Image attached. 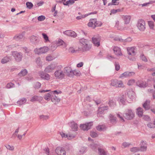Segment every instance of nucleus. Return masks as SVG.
<instances>
[{
  "instance_id": "nucleus-37",
  "label": "nucleus",
  "mask_w": 155,
  "mask_h": 155,
  "mask_svg": "<svg viewBox=\"0 0 155 155\" xmlns=\"http://www.w3.org/2000/svg\"><path fill=\"white\" fill-rule=\"evenodd\" d=\"M119 0H112V2L108 4V5H118L119 4V2H118Z\"/></svg>"
},
{
  "instance_id": "nucleus-34",
  "label": "nucleus",
  "mask_w": 155,
  "mask_h": 155,
  "mask_svg": "<svg viewBox=\"0 0 155 155\" xmlns=\"http://www.w3.org/2000/svg\"><path fill=\"white\" fill-rule=\"evenodd\" d=\"M38 37L35 36H31L30 38V41L32 43L35 44L38 41Z\"/></svg>"
},
{
  "instance_id": "nucleus-47",
  "label": "nucleus",
  "mask_w": 155,
  "mask_h": 155,
  "mask_svg": "<svg viewBox=\"0 0 155 155\" xmlns=\"http://www.w3.org/2000/svg\"><path fill=\"white\" fill-rule=\"evenodd\" d=\"M86 148L85 147H81L79 150V152L80 154H83L86 152Z\"/></svg>"
},
{
  "instance_id": "nucleus-3",
  "label": "nucleus",
  "mask_w": 155,
  "mask_h": 155,
  "mask_svg": "<svg viewBox=\"0 0 155 155\" xmlns=\"http://www.w3.org/2000/svg\"><path fill=\"white\" fill-rule=\"evenodd\" d=\"M134 113L131 109H127L126 110L125 113L123 115L124 117L128 120L132 119L134 117Z\"/></svg>"
},
{
  "instance_id": "nucleus-29",
  "label": "nucleus",
  "mask_w": 155,
  "mask_h": 155,
  "mask_svg": "<svg viewBox=\"0 0 155 155\" xmlns=\"http://www.w3.org/2000/svg\"><path fill=\"white\" fill-rule=\"evenodd\" d=\"M28 73L27 70L26 69L22 70L18 74V76L21 77L26 75Z\"/></svg>"
},
{
  "instance_id": "nucleus-15",
  "label": "nucleus",
  "mask_w": 155,
  "mask_h": 155,
  "mask_svg": "<svg viewBox=\"0 0 155 155\" xmlns=\"http://www.w3.org/2000/svg\"><path fill=\"white\" fill-rule=\"evenodd\" d=\"M55 151L58 155H66V152L63 148L58 147L55 149Z\"/></svg>"
},
{
  "instance_id": "nucleus-1",
  "label": "nucleus",
  "mask_w": 155,
  "mask_h": 155,
  "mask_svg": "<svg viewBox=\"0 0 155 155\" xmlns=\"http://www.w3.org/2000/svg\"><path fill=\"white\" fill-rule=\"evenodd\" d=\"M89 41L87 39L81 38L80 40V45L81 48H79L80 50H88L91 48L89 44Z\"/></svg>"
},
{
  "instance_id": "nucleus-19",
  "label": "nucleus",
  "mask_w": 155,
  "mask_h": 155,
  "mask_svg": "<svg viewBox=\"0 0 155 155\" xmlns=\"http://www.w3.org/2000/svg\"><path fill=\"white\" fill-rule=\"evenodd\" d=\"M136 85L140 87L145 88L147 86L146 82L142 81H139L136 82Z\"/></svg>"
},
{
  "instance_id": "nucleus-20",
  "label": "nucleus",
  "mask_w": 155,
  "mask_h": 155,
  "mask_svg": "<svg viewBox=\"0 0 155 155\" xmlns=\"http://www.w3.org/2000/svg\"><path fill=\"white\" fill-rule=\"evenodd\" d=\"M96 22V18L91 19L90 20L89 22L87 24L89 27H92L93 28H95V23Z\"/></svg>"
},
{
  "instance_id": "nucleus-44",
  "label": "nucleus",
  "mask_w": 155,
  "mask_h": 155,
  "mask_svg": "<svg viewBox=\"0 0 155 155\" xmlns=\"http://www.w3.org/2000/svg\"><path fill=\"white\" fill-rule=\"evenodd\" d=\"M130 150L132 152H136L140 150V148L139 147H134L131 148Z\"/></svg>"
},
{
  "instance_id": "nucleus-46",
  "label": "nucleus",
  "mask_w": 155,
  "mask_h": 155,
  "mask_svg": "<svg viewBox=\"0 0 155 155\" xmlns=\"http://www.w3.org/2000/svg\"><path fill=\"white\" fill-rule=\"evenodd\" d=\"M130 145L131 144L130 143L125 142L122 143V146L123 147L125 148L129 147Z\"/></svg>"
},
{
  "instance_id": "nucleus-32",
  "label": "nucleus",
  "mask_w": 155,
  "mask_h": 155,
  "mask_svg": "<svg viewBox=\"0 0 155 155\" xmlns=\"http://www.w3.org/2000/svg\"><path fill=\"white\" fill-rule=\"evenodd\" d=\"M147 126L150 128H155V120L153 121L150 122L147 124Z\"/></svg>"
},
{
  "instance_id": "nucleus-50",
  "label": "nucleus",
  "mask_w": 155,
  "mask_h": 155,
  "mask_svg": "<svg viewBox=\"0 0 155 155\" xmlns=\"http://www.w3.org/2000/svg\"><path fill=\"white\" fill-rule=\"evenodd\" d=\"M27 7L29 9H31L33 6V4L31 2H27L26 3Z\"/></svg>"
},
{
  "instance_id": "nucleus-13",
  "label": "nucleus",
  "mask_w": 155,
  "mask_h": 155,
  "mask_svg": "<svg viewBox=\"0 0 155 155\" xmlns=\"http://www.w3.org/2000/svg\"><path fill=\"white\" fill-rule=\"evenodd\" d=\"M135 74L134 72H125L119 76L120 78H126L128 77H131Z\"/></svg>"
},
{
  "instance_id": "nucleus-63",
  "label": "nucleus",
  "mask_w": 155,
  "mask_h": 155,
  "mask_svg": "<svg viewBox=\"0 0 155 155\" xmlns=\"http://www.w3.org/2000/svg\"><path fill=\"white\" fill-rule=\"evenodd\" d=\"M71 32V30H67L63 32V34L68 36H69Z\"/></svg>"
},
{
  "instance_id": "nucleus-31",
  "label": "nucleus",
  "mask_w": 155,
  "mask_h": 155,
  "mask_svg": "<svg viewBox=\"0 0 155 155\" xmlns=\"http://www.w3.org/2000/svg\"><path fill=\"white\" fill-rule=\"evenodd\" d=\"M123 18L124 20L125 23L127 24L129 23L130 21V17L129 15H125L124 16Z\"/></svg>"
},
{
  "instance_id": "nucleus-55",
  "label": "nucleus",
  "mask_w": 155,
  "mask_h": 155,
  "mask_svg": "<svg viewBox=\"0 0 155 155\" xmlns=\"http://www.w3.org/2000/svg\"><path fill=\"white\" fill-rule=\"evenodd\" d=\"M90 135L92 137H95L98 136L97 134L94 132H91Z\"/></svg>"
},
{
  "instance_id": "nucleus-45",
  "label": "nucleus",
  "mask_w": 155,
  "mask_h": 155,
  "mask_svg": "<svg viewBox=\"0 0 155 155\" xmlns=\"http://www.w3.org/2000/svg\"><path fill=\"white\" fill-rule=\"evenodd\" d=\"M155 2V1H150L146 3L143 4H139V6H141V5L142 7L143 6H147L148 5L150 4H152L153 3H154Z\"/></svg>"
},
{
  "instance_id": "nucleus-12",
  "label": "nucleus",
  "mask_w": 155,
  "mask_h": 155,
  "mask_svg": "<svg viewBox=\"0 0 155 155\" xmlns=\"http://www.w3.org/2000/svg\"><path fill=\"white\" fill-rule=\"evenodd\" d=\"M140 145V150L142 152L146 151L147 148L146 142L145 141L141 140Z\"/></svg>"
},
{
  "instance_id": "nucleus-8",
  "label": "nucleus",
  "mask_w": 155,
  "mask_h": 155,
  "mask_svg": "<svg viewBox=\"0 0 155 155\" xmlns=\"http://www.w3.org/2000/svg\"><path fill=\"white\" fill-rule=\"evenodd\" d=\"M54 76L56 78L61 79L64 78L65 75L63 71L59 70L55 72Z\"/></svg>"
},
{
  "instance_id": "nucleus-57",
  "label": "nucleus",
  "mask_w": 155,
  "mask_h": 155,
  "mask_svg": "<svg viewBox=\"0 0 155 155\" xmlns=\"http://www.w3.org/2000/svg\"><path fill=\"white\" fill-rule=\"evenodd\" d=\"M140 58L141 59L145 62L147 61V60L145 56L143 54H142L140 56Z\"/></svg>"
},
{
  "instance_id": "nucleus-30",
  "label": "nucleus",
  "mask_w": 155,
  "mask_h": 155,
  "mask_svg": "<svg viewBox=\"0 0 155 155\" xmlns=\"http://www.w3.org/2000/svg\"><path fill=\"white\" fill-rule=\"evenodd\" d=\"M137 114L138 116L140 117H142L143 114V110L142 108L139 107L137 108Z\"/></svg>"
},
{
  "instance_id": "nucleus-14",
  "label": "nucleus",
  "mask_w": 155,
  "mask_h": 155,
  "mask_svg": "<svg viewBox=\"0 0 155 155\" xmlns=\"http://www.w3.org/2000/svg\"><path fill=\"white\" fill-rule=\"evenodd\" d=\"M108 109L107 106H104L100 107L97 110V116L98 117H100V115L103 114L105 110H107Z\"/></svg>"
},
{
  "instance_id": "nucleus-62",
  "label": "nucleus",
  "mask_w": 155,
  "mask_h": 155,
  "mask_svg": "<svg viewBox=\"0 0 155 155\" xmlns=\"http://www.w3.org/2000/svg\"><path fill=\"white\" fill-rule=\"evenodd\" d=\"M115 69L116 71H118L120 69V65L118 63L115 62Z\"/></svg>"
},
{
  "instance_id": "nucleus-33",
  "label": "nucleus",
  "mask_w": 155,
  "mask_h": 155,
  "mask_svg": "<svg viewBox=\"0 0 155 155\" xmlns=\"http://www.w3.org/2000/svg\"><path fill=\"white\" fill-rule=\"evenodd\" d=\"M26 99L25 98H23L20 100L18 101L17 103L18 104L20 105L24 104L26 101Z\"/></svg>"
},
{
  "instance_id": "nucleus-39",
  "label": "nucleus",
  "mask_w": 155,
  "mask_h": 155,
  "mask_svg": "<svg viewBox=\"0 0 155 155\" xmlns=\"http://www.w3.org/2000/svg\"><path fill=\"white\" fill-rule=\"evenodd\" d=\"M124 8H122L121 9H113L111 11V13L112 14H115L117 12H122L123 11Z\"/></svg>"
},
{
  "instance_id": "nucleus-58",
  "label": "nucleus",
  "mask_w": 155,
  "mask_h": 155,
  "mask_svg": "<svg viewBox=\"0 0 155 155\" xmlns=\"http://www.w3.org/2000/svg\"><path fill=\"white\" fill-rule=\"evenodd\" d=\"M14 85V84L13 83H10L7 84L6 87L8 88H10L13 87Z\"/></svg>"
},
{
  "instance_id": "nucleus-64",
  "label": "nucleus",
  "mask_w": 155,
  "mask_h": 155,
  "mask_svg": "<svg viewBox=\"0 0 155 155\" xmlns=\"http://www.w3.org/2000/svg\"><path fill=\"white\" fill-rule=\"evenodd\" d=\"M36 62L38 65H40L41 64V62L39 58H38L36 59Z\"/></svg>"
},
{
  "instance_id": "nucleus-42",
  "label": "nucleus",
  "mask_w": 155,
  "mask_h": 155,
  "mask_svg": "<svg viewBox=\"0 0 155 155\" xmlns=\"http://www.w3.org/2000/svg\"><path fill=\"white\" fill-rule=\"evenodd\" d=\"M57 45L58 46L63 45V48H65L66 47V45L65 43L61 39L58 40Z\"/></svg>"
},
{
  "instance_id": "nucleus-60",
  "label": "nucleus",
  "mask_w": 155,
  "mask_h": 155,
  "mask_svg": "<svg viewBox=\"0 0 155 155\" xmlns=\"http://www.w3.org/2000/svg\"><path fill=\"white\" fill-rule=\"evenodd\" d=\"M45 16L41 15L38 17V21H41L44 20L45 19Z\"/></svg>"
},
{
  "instance_id": "nucleus-61",
  "label": "nucleus",
  "mask_w": 155,
  "mask_h": 155,
  "mask_svg": "<svg viewBox=\"0 0 155 155\" xmlns=\"http://www.w3.org/2000/svg\"><path fill=\"white\" fill-rule=\"evenodd\" d=\"M148 91L153 93V99H155V92H154V90L153 89H150L148 90Z\"/></svg>"
},
{
  "instance_id": "nucleus-40",
  "label": "nucleus",
  "mask_w": 155,
  "mask_h": 155,
  "mask_svg": "<svg viewBox=\"0 0 155 155\" xmlns=\"http://www.w3.org/2000/svg\"><path fill=\"white\" fill-rule=\"evenodd\" d=\"M97 129L99 131H103L105 129V127L103 125H98L97 127Z\"/></svg>"
},
{
  "instance_id": "nucleus-21",
  "label": "nucleus",
  "mask_w": 155,
  "mask_h": 155,
  "mask_svg": "<svg viewBox=\"0 0 155 155\" xmlns=\"http://www.w3.org/2000/svg\"><path fill=\"white\" fill-rule=\"evenodd\" d=\"M127 96L131 100L134 99L135 98V94L132 90H130L127 92Z\"/></svg>"
},
{
  "instance_id": "nucleus-49",
  "label": "nucleus",
  "mask_w": 155,
  "mask_h": 155,
  "mask_svg": "<svg viewBox=\"0 0 155 155\" xmlns=\"http://www.w3.org/2000/svg\"><path fill=\"white\" fill-rule=\"evenodd\" d=\"M41 86V84L39 82H36L34 86V87L35 89H38Z\"/></svg>"
},
{
  "instance_id": "nucleus-38",
  "label": "nucleus",
  "mask_w": 155,
  "mask_h": 155,
  "mask_svg": "<svg viewBox=\"0 0 155 155\" xmlns=\"http://www.w3.org/2000/svg\"><path fill=\"white\" fill-rule=\"evenodd\" d=\"M75 2L74 0H69L67 1L64 4V5L69 6L70 5L73 4Z\"/></svg>"
},
{
  "instance_id": "nucleus-18",
  "label": "nucleus",
  "mask_w": 155,
  "mask_h": 155,
  "mask_svg": "<svg viewBox=\"0 0 155 155\" xmlns=\"http://www.w3.org/2000/svg\"><path fill=\"white\" fill-rule=\"evenodd\" d=\"M114 53L116 55L118 56H120L122 55L121 52V49L117 46H114L113 49Z\"/></svg>"
},
{
  "instance_id": "nucleus-41",
  "label": "nucleus",
  "mask_w": 155,
  "mask_h": 155,
  "mask_svg": "<svg viewBox=\"0 0 155 155\" xmlns=\"http://www.w3.org/2000/svg\"><path fill=\"white\" fill-rule=\"evenodd\" d=\"M98 146L97 144H95L94 143H92L90 145V148L95 151L97 150V148Z\"/></svg>"
},
{
  "instance_id": "nucleus-43",
  "label": "nucleus",
  "mask_w": 155,
  "mask_h": 155,
  "mask_svg": "<svg viewBox=\"0 0 155 155\" xmlns=\"http://www.w3.org/2000/svg\"><path fill=\"white\" fill-rule=\"evenodd\" d=\"M42 35L43 38L45 40V42H47L50 41L48 39V37L46 34L43 33H42Z\"/></svg>"
},
{
  "instance_id": "nucleus-54",
  "label": "nucleus",
  "mask_w": 155,
  "mask_h": 155,
  "mask_svg": "<svg viewBox=\"0 0 155 155\" xmlns=\"http://www.w3.org/2000/svg\"><path fill=\"white\" fill-rule=\"evenodd\" d=\"M6 148L10 150L13 151L14 147L13 146H10L9 145H7V146H5Z\"/></svg>"
},
{
  "instance_id": "nucleus-48",
  "label": "nucleus",
  "mask_w": 155,
  "mask_h": 155,
  "mask_svg": "<svg viewBox=\"0 0 155 155\" xmlns=\"http://www.w3.org/2000/svg\"><path fill=\"white\" fill-rule=\"evenodd\" d=\"M39 97L38 96H33L31 97L30 101L31 102H34L36 101H38L39 100Z\"/></svg>"
},
{
  "instance_id": "nucleus-28",
  "label": "nucleus",
  "mask_w": 155,
  "mask_h": 155,
  "mask_svg": "<svg viewBox=\"0 0 155 155\" xmlns=\"http://www.w3.org/2000/svg\"><path fill=\"white\" fill-rule=\"evenodd\" d=\"M24 36L23 34H18L16 35L14 37V39L16 41H18L22 39Z\"/></svg>"
},
{
  "instance_id": "nucleus-17",
  "label": "nucleus",
  "mask_w": 155,
  "mask_h": 155,
  "mask_svg": "<svg viewBox=\"0 0 155 155\" xmlns=\"http://www.w3.org/2000/svg\"><path fill=\"white\" fill-rule=\"evenodd\" d=\"M64 73H65L69 77H71L73 74V71L71 68L67 67L65 68L64 69Z\"/></svg>"
},
{
  "instance_id": "nucleus-36",
  "label": "nucleus",
  "mask_w": 155,
  "mask_h": 155,
  "mask_svg": "<svg viewBox=\"0 0 155 155\" xmlns=\"http://www.w3.org/2000/svg\"><path fill=\"white\" fill-rule=\"evenodd\" d=\"M110 106L112 108L116 106V102L112 100H110L108 103Z\"/></svg>"
},
{
  "instance_id": "nucleus-6",
  "label": "nucleus",
  "mask_w": 155,
  "mask_h": 155,
  "mask_svg": "<svg viewBox=\"0 0 155 155\" xmlns=\"http://www.w3.org/2000/svg\"><path fill=\"white\" fill-rule=\"evenodd\" d=\"M137 27L140 31H144L146 28V23L145 21L142 19L138 20Z\"/></svg>"
},
{
  "instance_id": "nucleus-7",
  "label": "nucleus",
  "mask_w": 155,
  "mask_h": 155,
  "mask_svg": "<svg viewBox=\"0 0 155 155\" xmlns=\"http://www.w3.org/2000/svg\"><path fill=\"white\" fill-rule=\"evenodd\" d=\"M49 50L48 47L45 46L42 48H41L39 49H36L34 50L35 53L38 54H45L48 52Z\"/></svg>"
},
{
  "instance_id": "nucleus-23",
  "label": "nucleus",
  "mask_w": 155,
  "mask_h": 155,
  "mask_svg": "<svg viewBox=\"0 0 155 155\" xmlns=\"http://www.w3.org/2000/svg\"><path fill=\"white\" fill-rule=\"evenodd\" d=\"M145 110H148L150 108V101L149 100H147L143 105Z\"/></svg>"
},
{
  "instance_id": "nucleus-2",
  "label": "nucleus",
  "mask_w": 155,
  "mask_h": 155,
  "mask_svg": "<svg viewBox=\"0 0 155 155\" xmlns=\"http://www.w3.org/2000/svg\"><path fill=\"white\" fill-rule=\"evenodd\" d=\"M11 55L13 56L16 62H19L22 61L23 57V54L22 53L16 51H12Z\"/></svg>"
},
{
  "instance_id": "nucleus-25",
  "label": "nucleus",
  "mask_w": 155,
  "mask_h": 155,
  "mask_svg": "<svg viewBox=\"0 0 155 155\" xmlns=\"http://www.w3.org/2000/svg\"><path fill=\"white\" fill-rule=\"evenodd\" d=\"M70 126L72 130L74 131L77 130L78 128V125L74 122L72 121L71 122Z\"/></svg>"
},
{
  "instance_id": "nucleus-53",
  "label": "nucleus",
  "mask_w": 155,
  "mask_h": 155,
  "mask_svg": "<svg viewBox=\"0 0 155 155\" xmlns=\"http://www.w3.org/2000/svg\"><path fill=\"white\" fill-rule=\"evenodd\" d=\"M135 82V81L134 79L130 80L128 81L127 84L129 86L132 85L134 84Z\"/></svg>"
},
{
  "instance_id": "nucleus-10",
  "label": "nucleus",
  "mask_w": 155,
  "mask_h": 155,
  "mask_svg": "<svg viewBox=\"0 0 155 155\" xmlns=\"http://www.w3.org/2000/svg\"><path fill=\"white\" fill-rule=\"evenodd\" d=\"M38 74L41 78L43 79L48 81L50 79L49 75L48 74L45 73L43 71H39Z\"/></svg>"
},
{
  "instance_id": "nucleus-9",
  "label": "nucleus",
  "mask_w": 155,
  "mask_h": 155,
  "mask_svg": "<svg viewBox=\"0 0 155 155\" xmlns=\"http://www.w3.org/2000/svg\"><path fill=\"white\" fill-rule=\"evenodd\" d=\"M57 65L55 64H51L47 66L45 68L44 71L46 73L52 72L56 68Z\"/></svg>"
},
{
  "instance_id": "nucleus-52",
  "label": "nucleus",
  "mask_w": 155,
  "mask_h": 155,
  "mask_svg": "<svg viewBox=\"0 0 155 155\" xmlns=\"http://www.w3.org/2000/svg\"><path fill=\"white\" fill-rule=\"evenodd\" d=\"M54 59V57L51 55L48 56L46 57V59L47 61H51Z\"/></svg>"
},
{
  "instance_id": "nucleus-5",
  "label": "nucleus",
  "mask_w": 155,
  "mask_h": 155,
  "mask_svg": "<svg viewBox=\"0 0 155 155\" xmlns=\"http://www.w3.org/2000/svg\"><path fill=\"white\" fill-rule=\"evenodd\" d=\"M135 48V47H134L128 48H127V53L129 55L128 58L130 60L134 61L135 60L134 57L131 58L130 56H134L136 54Z\"/></svg>"
},
{
  "instance_id": "nucleus-35",
  "label": "nucleus",
  "mask_w": 155,
  "mask_h": 155,
  "mask_svg": "<svg viewBox=\"0 0 155 155\" xmlns=\"http://www.w3.org/2000/svg\"><path fill=\"white\" fill-rule=\"evenodd\" d=\"M99 155H107V153L103 149L98 148Z\"/></svg>"
},
{
  "instance_id": "nucleus-22",
  "label": "nucleus",
  "mask_w": 155,
  "mask_h": 155,
  "mask_svg": "<svg viewBox=\"0 0 155 155\" xmlns=\"http://www.w3.org/2000/svg\"><path fill=\"white\" fill-rule=\"evenodd\" d=\"M12 58L11 57L6 56L4 57L1 60V63L2 64H5L11 61Z\"/></svg>"
},
{
  "instance_id": "nucleus-26",
  "label": "nucleus",
  "mask_w": 155,
  "mask_h": 155,
  "mask_svg": "<svg viewBox=\"0 0 155 155\" xmlns=\"http://www.w3.org/2000/svg\"><path fill=\"white\" fill-rule=\"evenodd\" d=\"M53 95V93L51 92L48 93L46 94L44 97V98L47 101H49L51 99V97Z\"/></svg>"
},
{
  "instance_id": "nucleus-59",
  "label": "nucleus",
  "mask_w": 155,
  "mask_h": 155,
  "mask_svg": "<svg viewBox=\"0 0 155 155\" xmlns=\"http://www.w3.org/2000/svg\"><path fill=\"white\" fill-rule=\"evenodd\" d=\"M149 25L151 29H153L154 27L153 22L152 21H148Z\"/></svg>"
},
{
  "instance_id": "nucleus-4",
  "label": "nucleus",
  "mask_w": 155,
  "mask_h": 155,
  "mask_svg": "<svg viewBox=\"0 0 155 155\" xmlns=\"http://www.w3.org/2000/svg\"><path fill=\"white\" fill-rule=\"evenodd\" d=\"M110 85L111 86L116 87H124L123 82L121 81H119L117 79H112L111 81Z\"/></svg>"
},
{
  "instance_id": "nucleus-51",
  "label": "nucleus",
  "mask_w": 155,
  "mask_h": 155,
  "mask_svg": "<svg viewBox=\"0 0 155 155\" xmlns=\"http://www.w3.org/2000/svg\"><path fill=\"white\" fill-rule=\"evenodd\" d=\"M102 24V23L100 21H97L96 19V22L95 23V28L96 27H100L101 26Z\"/></svg>"
},
{
  "instance_id": "nucleus-24",
  "label": "nucleus",
  "mask_w": 155,
  "mask_h": 155,
  "mask_svg": "<svg viewBox=\"0 0 155 155\" xmlns=\"http://www.w3.org/2000/svg\"><path fill=\"white\" fill-rule=\"evenodd\" d=\"M51 100L52 102L54 103V104H58L60 101V100L59 98H57L55 95H53L51 97Z\"/></svg>"
},
{
  "instance_id": "nucleus-16",
  "label": "nucleus",
  "mask_w": 155,
  "mask_h": 155,
  "mask_svg": "<svg viewBox=\"0 0 155 155\" xmlns=\"http://www.w3.org/2000/svg\"><path fill=\"white\" fill-rule=\"evenodd\" d=\"M92 40L95 46L98 47L100 45V39L98 36H94L92 38Z\"/></svg>"
},
{
  "instance_id": "nucleus-27",
  "label": "nucleus",
  "mask_w": 155,
  "mask_h": 155,
  "mask_svg": "<svg viewBox=\"0 0 155 155\" xmlns=\"http://www.w3.org/2000/svg\"><path fill=\"white\" fill-rule=\"evenodd\" d=\"M110 120V122L112 124H116L117 121L116 120V117H114L112 114H110L109 115Z\"/></svg>"
},
{
  "instance_id": "nucleus-56",
  "label": "nucleus",
  "mask_w": 155,
  "mask_h": 155,
  "mask_svg": "<svg viewBox=\"0 0 155 155\" xmlns=\"http://www.w3.org/2000/svg\"><path fill=\"white\" fill-rule=\"evenodd\" d=\"M40 118L43 120H46L48 118V116L42 115L40 116Z\"/></svg>"
},
{
  "instance_id": "nucleus-11",
  "label": "nucleus",
  "mask_w": 155,
  "mask_h": 155,
  "mask_svg": "<svg viewBox=\"0 0 155 155\" xmlns=\"http://www.w3.org/2000/svg\"><path fill=\"white\" fill-rule=\"evenodd\" d=\"M92 125V122H90L81 125L80 127L81 129L84 130H87L90 129Z\"/></svg>"
}]
</instances>
